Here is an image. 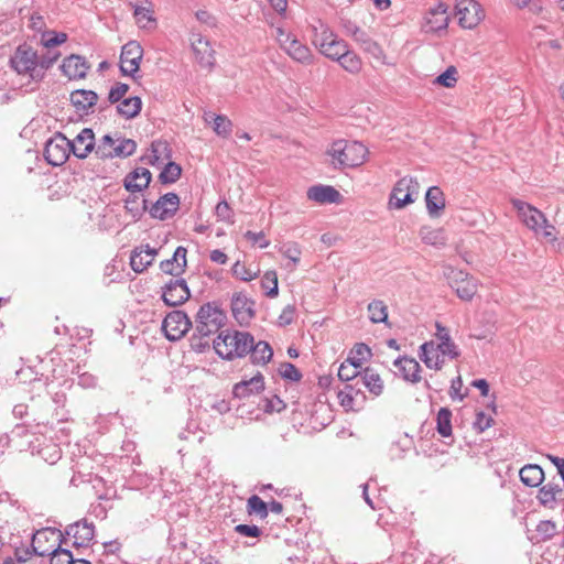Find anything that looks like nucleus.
I'll list each match as a JSON object with an SVG mask.
<instances>
[{"label":"nucleus","mask_w":564,"mask_h":564,"mask_svg":"<svg viewBox=\"0 0 564 564\" xmlns=\"http://www.w3.org/2000/svg\"><path fill=\"white\" fill-rule=\"evenodd\" d=\"M115 147V139L105 134L96 144L95 143V154L100 159H112V149Z\"/></svg>","instance_id":"42"},{"label":"nucleus","mask_w":564,"mask_h":564,"mask_svg":"<svg viewBox=\"0 0 564 564\" xmlns=\"http://www.w3.org/2000/svg\"><path fill=\"white\" fill-rule=\"evenodd\" d=\"M417 195V183L414 178H399L390 194L389 208L402 209L413 203Z\"/></svg>","instance_id":"7"},{"label":"nucleus","mask_w":564,"mask_h":564,"mask_svg":"<svg viewBox=\"0 0 564 564\" xmlns=\"http://www.w3.org/2000/svg\"><path fill=\"white\" fill-rule=\"evenodd\" d=\"M295 316V307L293 305H286L279 316V325H290Z\"/></svg>","instance_id":"64"},{"label":"nucleus","mask_w":564,"mask_h":564,"mask_svg":"<svg viewBox=\"0 0 564 564\" xmlns=\"http://www.w3.org/2000/svg\"><path fill=\"white\" fill-rule=\"evenodd\" d=\"M359 383L366 387L370 393L378 397L383 391V381L380 376L372 369L366 368L360 375Z\"/></svg>","instance_id":"33"},{"label":"nucleus","mask_w":564,"mask_h":564,"mask_svg":"<svg viewBox=\"0 0 564 564\" xmlns=\"http://www.w3.org/2000/svg\"><path fill=\"white\" fill-rule=\"evenodd\" d=\"M142 108L141 98L134 96L129 97L120 101L117 106V111L120 116L126 119H132L137 117Z\"/></svg>","instance_id":"34"},{"label":"nucleus","mask_w":564,"mask_h":564,"mask_svg":"<svg viewBox=\"0 0 564 564\" xmlns=\"http://www.w3.org/2000/svg\"><path fill=\"white\" fill-rule=\"evenodd\" d=\"M143 48L135 41H130L122 46L120 55V70L126 76H133L140 68Z\"/></svg>","instance_id":"12"},{"label":"nucleus","mask_w":564,"mask_h":564,"mask_svg":"<svg viewBox=\"0 0 564 564\" xmlns=\"http://www.w3.org/2000/svg\"><path fill=\"white\" fill-rule=\"evenodd\" d=\"M137 149V143L131 139H123L118 137L115 139V147L112 149V158H127L131 155Z\"/></svg>","instance_id":"41"},{"label":"nucleus","mask_w":564,"mask_h":564,"mask_svg":"<svg viewBox=\"0 0 564 564\" xmlns=\"http://www.w3.org/2000/svg\"><path fill=\"white\" fill-rule=\"evenodd\" d=\"M158 251L154 248L141 246L135 248L130 257V265L134 272L141 273L153 262Z\"/></svg>","instance_id":"24"},{"label":"nucleus","mask_w":564,"mask_h":564,"mask_svg":"<svg viewBox=\"0 0 564 564\" xmlns=\"http://www.w3.org/2000/svg\"><path fill=\"white\" fill-rule=\"evenodd\" d=\"M538 533L543 540L552 538L556 532V525L552 521H541L536 527Z\"/></svg>","instance_id":"59"},{"label":"nucleus","mask_w":564,"mask_h":564,"mask_svg":"<svg viewBox=\"0 0 564 564\" xmlns=\"http://www.w3.org/2000/svg\"><path fill=\"white\" fill-rule=\"evenodd\" d=\"M275 40L280 47L295 62L304 65H310L314 61V56L308 46L300 42L291 33H288L282 28L275 29Z\"/></svg>","instance_id":"5"},{"label":"nucleus","mask_w":564,"mask_h":564,"mask_svg":"<svg viewBox=\"0 0 564 564\" xmlns=\"http://www.w3.org/2000/svg\"><path fill=\"white\" fill-rule=\"evenodd\" d=\"M364 52L371 55L377 62L384 64V53L381 46L375 42L372 39L369 40L366 45L361 47Z\"/></svg>","instance_id":"57"},{"label":"nucleus","mask_w":564,"mask_h":564,"mask_svg":"<svg viewBox=\"0 0 564 564\" xmlns=\"http://www.w3.org/2000/svg\"><path fill=\"white\" fill-rule=\"evenodd\" d=\"M264 389V379L261 373H257L249 380H242L234 386L232 393L236 398L243 399L259 393Z\"/></svg>","instance_id":"26"},{"label":"nucleus","mask_w":564,"mask_h":564,"mask_svg":"<svg viewBox=\"0 0 564 564\" xmlns=\"http://www.w3.org/2000/svg\"><path fill=\"white\" fill-rule=\"evenodd\" d=\"M426 209L431 217H438L445 208L444 194L437 186H431L425 195Z\"/></svg>","instance_id":"30"},{"label":"nucleus","mask_w":564,"mask_h":564,"mask_svg":"<svg viewBox=\"0 0 564 564\" xmlns=\"http://www.w3.org/2000/svg\"><path fill=\"white\" fill-rule=\"evenodd\" d=\"M519 477L524 486L535 488L543 482L544 471L536 464H528L520 469Z\"/></svg>","instance_id":"29"},{"label":"nucleus","mask_w":564,"mask_h":564,"mask_svg":"<svg viewBox=\"0 0 564 564\" xmlns=\"http://www.w3.org/2000/svg\"><path fill=\"white\" fill-rule=\"evenodd\" d=\"M227 316L215 303L200 306L195 319L196 332L203 336H212L225 325Z\"/></svg>","instance_id":"4"},{"label":"nucleus","mask_w":564,"mask_h":564,"mask_svg":"<svg viewBox=\"0 0 564 564\" xmlns=\"http://www.w3.org/2000/svg\"><path fill=\"white\" fill-rule=\"evenodd\" d=\"M249 354L252 364L265 365L272 359L273 350L267 341L260 340L254 343V338L252 337V344Z\"/></svg>","instance_id":"31"},{"label":"nucleus","mask_w":564,"mask_h":564,"mask_svg":"<svg viewBox=\"0 0 564 564\" xmlns=\"http://www.w3.org/2000/svg\"><path fill=\"white\" fill-rule=\"evenodd\" d=\"M348 45L344 40L330 39L328 44H317L319 52L333 61L340 58V53H345Z\"/></svg>","instance_id":"35"},{"label":"nucleus","mask_w":564,"mask_h":564,"mask_svg":"<svg viewBox=\"0 0 564 564\" xmlns=\"http://www.w3.org/2000/svg\"><path fill=\"white\" fill-rule=\"evenodd\" d=\"M359 392H360V389L358 387H355L352 384H347L344 390H340L338 392V399H339L340 405L347 410L352 409L355 395H357Z\"/></svg>","instance_id":"48"},{"label":"nucleus","mask_w":564,"mask_h":564,"mask_svg":"<svg viewBox=\"0 0 564 564\" xmlns=\"http://www.w3.org/2000/svg\"><path fill=\"white\" fill-rule=\"evenodd\" d=\"M37 54L30 46L20 45L11 57V65L19 74H26L34 80L37 69Z\"/></svg>","instance_id":"11"},{"label":"nucleus","mask_w":564,"mask_h":564,"mask_svg":"<svg viewBox=\"0 0 564 564\" xmlns=\"http://www.w3.org/2000/svg\"><path fill=\"white\" fill-rule=\"evenodd\" d=\"M261 286L265 291V295L269 297H275L279 294L278 288V275L275 271H268L263 274L261 280Z\"/></svg>","instance_id":"44"},{"label":"nucleus","mask_w":564,"mask_h":564,"mask_svg":"<svg viewBox=\"0 0 564 564\" xmlns=\"http://www.w3.org/2000/svg\"><path fill=\"white\" fill-rule=\"evenodd\" d=\"M435 84L441 85L446 88H452L457 83V69L454 66L447 67V69L438 75L435 80Z\"/></svg>","instance_id":"51"},{"label":"nucleus","mask_w":564,"mask_h":564,"mask_svg":"<svg viewBox=\"0 0 564 564\" xmlns=\"http://www.w3.org/2000/svg\"><path fill=\"white\" fill-rule=\"evenodd\" d=\"M435 336L438 344L435 349L443 356H447L451 359H456L460 356V351L457 345L452 340L449 330L440 323H436Z\"/></svg>","instance_id":"22"},{"label":"nucleus","mask_w":564,"mask_h":564,"mask_svg":"<svg viewBox=\"0 0 564 564\" xmlns=\"http://www.w3.org/2000/svg\"><path fill=\"white\" fill-rule=\"evenodd\" d=\"M420 236L426 245L443 247L446 243V236L443 229H432L423 227L420 230Z\"/></svg>","instance_id":"37"},{"label":"nucleus","mask_w":564,"mask_h":564,"mask_svg":"<svg viewBox=\"0 0 564 564\" xmlns=\"http://www.w3.org/2000/svg\"><path fill=\"white\" fill-rule=\"evenodd\" d=\"M215 214L219 221H225L228 224L235 223L234 212L226 200H221L216 205Z\"/></svg>","instance_id":"52"},{"label":"nucleus","mask_w":564,"mask_h":564,"mask_svg":"<svg viewBox=\"0 0 564 564\" xmlns=\"http://www.w3.org/2000/svg\"><path fill=\"white\" fill-rule=\"evenodd\" d=\"M252 335L247 332L226 330L214 340V349L219 357L227 360L242 358L249 354Z\"/></svg>","instance_id":"3"},{"label":"nucleus","mask_w":564,"mask_h":564,"mask_svg":"<svg viewBox=\"0 0 564 564\" xmlns=\"http://www.w3.org/2000/svg\"><path fill=\"white\" fill-rule=\"evenodd\" d=\"M209 337L210 336H203L195 329L189 338L191 348L196 352L205 351V349L209 347Z\"/></svg>","instance_id":"54"},{"label":"nucleus","mask_w":564,"mask_h":564,"mask_svg":"<svg viewBox=\"0 0 564 564\" xmlns=\"http://www.w3.org/2000/svg\"><path fill=\"white\" fill-rule=\"evenodd\" d=\"M167 150L166 143L158 142L152 143V149L149 154L142 158L143 161L150 163L153 166H156L160 172L158 176H181L182 167L181 165L170 161V158L162 156Z\"/></svg>","instance_id":"6"},{"label":"nucleus","mask_w":564,"mask_h":564,"mask_svg":"<svg viewBox=\"0 0 564 564\" xmlns=\"http://www.w3.org/2000/svg\"><path fill=\"white\" fill-rule=\"evenodd\" d=\"M191 42L197 63L202 67L210 69L215 64V51L209 41L199 33H192Z\"/></svg>","instance_id":"16"},{"label":"nucleus","mask_w":564,"mask_h":564,"mask_svg":"<svg viewBox=\"0 0 564 564\" xmlns=\"http://www.w3.org/2000/svg\"><path fill=\"white\" fill-rule=\"evenodd\" d=\"M231 311L240 325H248L254 316V302L243 293H236L231 299Z\"/></svg>","instance_id":"17"},{"label":"nucleus","mask_w":564,"mask_h":564,"mask_svg":"<svg viewBox=\"0 0 564 564\" xmlns=\"http://www.w3.org/2000/svg\"><path fill=\"white\" fill-rule=\"evenodd\" d=\"M69 191V182L67 178H56L52 184L47 185V196L50 199H58Z\"/></svg>","instance_id":"45"},{"label":"nucleus","mask_w":564,"mask_h":564,"mask_svg":"<svg viewBox=\"0 0 564 564\" xmlns=\"http://www.w3.org/2000/svg\"><path fill=\"white\" fill-rule=\"evenodd\" d=\"M129 90V85L124 83H116L109 91L108 101L118 104Z\"/></svg>","instance_id":"55"},{"label":"nucleus","mask_w":564,"mask_h":564,"mask_svg":"<svg viewBox=\"0 0 564 564\" xmlns=\"http://www.w3.org/2000/svg\"><path fill=\"white\" fill-rule=\"evenodd\" d=\"M436 430L443 437L452 435V412L442 408L436 415Z\"/></svg>","instance_id":"40"},{"label":"nucleus","mask_w":564,"mask_h":564,"mask_svg":"<svg viewBox=\"0 0 564 564\" xmlns=\"http://www.w3.org/2000/svg\"><path fill=\"white\" fill-rule=\"evenodd\" d=\"M59 57L58 53L48 52L46 55L37 56V69L35 70L34 80H41L46 69H48Z\"/></svg>","instance_id":"43"},{"label":"nucleus","mask_w":564,"mask_h":564,"mask_svg":"<svg viewBox=\"0 0 564 564\" xmlns=\"http://www.w3.org/2000/svg\"><path fill=\"white\" fill-rule=\"evenodd\" d=\"M393 366L405 381L411 383L421 381V366L414 358L399 357L394 360Z\"/></svg>","instance_id":"23"},{"label":"nucleus","mask_w":564,"mask_h":564,"mask_svg":"<svg viewBox=\"0 0 564 564\" xmlns=\"http://www.w3.org/2000/svg\"><path fill=\"white\" fill-rule=\"evenodd\" d=\"M139 178H123V185L130 195L140 194L144 188H147L152 178H142L143 183H138Z\"/></svg>","instance_id":"56"},{"label":"nucleus","mask_w":564,"mask_h":564,"mask_svg":"<svg viewBox=\"0 0 564 564\" xmlns=\"http://www.w3.org/2000/svg\"><path fill=\"white\" fill-rule=\"evenodd\" d=\"M232 275L241 281L248 282L256 279L259 274V270H252L250 267L241 263L239 260L232 265Z\"/></svg>","instance_id":"46"},{"label":"nucleus","mask_w":564,"mask_h":564,"mask_svg":"<svg viewBox=\"0 0 564 564\" xmlns=\"http://www.w3.org/2000/svg\"><path fill=\"white\" fill-rule=\"evenodd\" d=\"M455 13L459 25L464 29H473L482 18L481 8L475 0H458L455 6Z\"/></svg>","instance_id":"13"},{"label":"nucleus","mask_w":564,"mask_h":564,"mask_svg":"<svg viewBox=\"0 0 564 564\" xmlns=\"http://www.w3.org/2000/svg\"><path fill=\"white\" fill-rule=\"evenodd\" d=\"M562 492V489L553 484L542 486L538 494L540 503L547 508H553L556 502V497Z\"/></svg>","instance_id":"36"},{"label":"nucleus","mask_w":564,"mask_h":564,"mask_svg":"<svg viewBox=\"0 0 564 564\" xmlns=\"http://www.w3.org/2000/svg\"><path fill=\"white\" fill-rule=\"evenodd\" d=\"M511 204L516 210H522L524 208V210L531 213L530 217L525 218L524 225L533 231L540 232V228L546 224L544 215L539 209L521 199L511 198Z\"/></svg>","instance_id":"25"},{"label":"nucleus","mask_w":564,"mask_h":564,"mask_svg":"<svg viewBox=\"0 0 564 564\" xmlns=\"http://www.w3.org/2000/svg\"><path fill=\"white\" fill-rule=\"evenodd\" d=\"M282 254L290 260L288 268L294 270L301 259V250L296 243H286L281 248Z\"/></svg>","instance_id":"49"},{"label":"nucleus","mask_w":564,"mask_h":564,"mask_svg":"<svg viewBox=\"0 0 564 564\" xmlns=\"http://www.w3.org/2000/svg\"><path fill=\"white\" fill-rule=\"evenodd\" d=\"M247 507L249 514L259 516L261 519L268 517V505L256 495L248 499Z\"/></svg>","instance_id":"47"},{"label":"nucleus","mask_w":564,"mask_h":564,"mask_svg":"<svg viewBox=\"0 0 564 564\" xmlns=\"http://www.w3.org/2000/svg\"><path fill=\"white\" fill-rule=\"evenodd\" d=\"M62 72L69 79L83 78L86 76L88 66L79 55H70L63 61Z\"/></svg>","instance_id":"28"},{"label":"nucleus","mask_w":564,"mask_h":564,"mask_svg":"<svg viewBox=\"0 0 564 564\" xmlns=\"http://www.w3.org/2000/svg\"><path fill=\"white\" fill-rule=\"evenodd\" d=\"M369 319L375 323H386L388 319V307L380 300H373L368 304Z\"/></svg>","instance_id":"39"},{"label":"nucleus","mask_w":564,"mask_h":564,"mask_svg":"<svg viewBox=\"0 0 564 564\" xmlns=\"http://www.w3.org/2000/svg\"><path fill=\"white\" fill-rule=\"evenodd\" d=\"M463 388V380L460 376H457L455 379L452 380L451 389H449V395L453 400H459L462 401L465 398V394L460 393V390Z\"/></svg>","instance_id":"63"},{"label":"nucleus","mask_w":564,"mask_h":564,"mask_svg":"<svg viewBox=\"0 0 564 564\" xmlns=\"http://www.w3.org/2000/svg\"><path fill=\"white\" fill-rule=\"evenodd\" d=\"M186 254H187V250L186 248L180 246L176 248V250L174 251V254L173 257L171 258L172 261L175 263V265H178L181 267V274L184 272L185 268H186Z\"/></svg>","instance_id":"62"},{"label":"nucleus","mask_w":564,"mask_h":564,"mask_svg":"<svg viewBox=\"0 0 564 564\" xmlns=\"http://www.w3.org/2000/svg\"><path fill=\"white\" fill-rule=\"evenodd\" d=\"M95 149V134L89 128L83 129L73 141L70 152L79 159H85Z\"/></svg>","instance_id":"21"},{"label":"nucleus","mask_w":564,"mask_h":564,"mask_svg":"<svg viewBox=\"0 0 564 564\" xmlns=\"http://www.w3.org/2000/svg\"><path fill=\"white\" fill-rule=\"evenodd\" d=\"M306 196L318 205L340 204L343 200V195L335 187L324 184L311 186Z\"/></svg>","instance_id":"18"},{"label":"nucleus","mask_w":564,"mask_h":564,"mask_svg":"<svg viewBox=\"0 0 564 564\" xmlns=\"http://www.w3.org/2000/svg\"><path fill=\"white\" fill-rule=\"evenodd\" d=\"M245 237L252 245H258L260 248H267L270 245L263 231L253 232L249 230L245 234Z\"/></svg>","instance_id":"60"},{"label":"nucleus","mask_w":564,"mask_h":564,"mask_svg":"<svg viewBox=\"0 0 564 564\" xmlns=\"http://www.w3.org/2000/svg\"><path fill=\"white\" fill-rule=\"evenodd\" d=\"M212 118L213 130L220 137H228L231 132V121L224 115L212 116Z\"/></svg>","instance_id":"50"},{"label":"nucleus","mask_w":564,"mask_h":564,"mask_svg":"<svg viewBox=\"0 0 564 564\" xmlns=\"http://www.w3.org/2000/svg\"><path fill=\"white\" fill-rule=\"evenodd\" d=\"M191 296L189 289L184 279H171L163 288L162 300L169 306H178Z\"/></svg>","instance_id":"14"},{"label":"nucleus","mask_w":564,"mask_h":564,"mask_svg":"<svg viewBox=\"0 0 564 564\" xmlns=\"http://www.w3.org/2000/svg\"><path fill=\"white\" fill-rule=\"evenodd\" d=\"M67 35L62 32H46L42 36V43L45 47L51 48L66 42Z\"/></svg>","instance_id":"53"},{"label":"nucleus","mask_w":564,"mask_h":564,"mask_svg":"<svg viewBox=\"0 0 564 564\" xmlns=\"http://www.w3.org/2000/svg\"><path fill=\"white\" fill-rule=\"evenodd\" d=\"M63 534L73 538V546L87 547L95 536V525L84 519L67 525Z\"/></svg>","instance_id":"15"},{"label":"nucleus","mask_w":564,"mask_h":564,"mask_svg":"<svg viewBox=\"0 0 564 564\" xmlns=\"http://www.w3.org/2000/svg\"><path fill=\"white\" fill-rule=\"evenodd\" d=\"M449 17L447 14V6L438 3L435 8L430 9L425 17V32H437L445 30L448 25Z\"/></svg>","instance_id":"20"},{"label":"nucleus","mask_w":564,"mask_h":564,"mask_svg":"<svg viewBox=\"0 0 564 564\" xmlns=\"http://www.w3.org/2000/svg\"><path fill=\"white\" fill-rule=\"evenodd\" d=\"M98 95L93 90L78 89L70 94V101L73 106L80 111H88L89 108L96 105Z\"/></svg>","instance_id":"32"},{"label":"nucleus","mask_w":564,"mask_h":564,"mask_svg":"<svg viewBox=\"0 0 564 564\" xmlns=\"http://www.w3.org/2000/svg\"><path fill=\"white\" fill-rule=\"evenodd\" d=\"M334 167L345 170L362 165L369 154L368 148L359 141L338 139L327 149Z\"/></svg>","instance_id":"2"},{"label":"nucleus","mask_w":564,"mask_h":564,"mask_svg":"<svg viewBox=\"0 0 564 564\" xmlns=\"http://www.w3.org/2000/svg\"><path fill=\"white\" fill-rule=\"evenodd\" d=\"M337 62L345 70L351 74H357L362 66L360 57L348 48L345 53H340V58H338Z\"/></svg>","instance_id":"38"},{"label":"nucleus","mask_w":564,"mask_h":564,"mask_svg":"<svg viewBox=\"0 0 564 564\" xmlns=\"http://www.w3.org/2000/svg\"><path fill=\"white\" fill-rule=\"evenodd\" d=\"M362 367V358H354L348 357L346 361H344L340 367L338 368V378L341 381H350L355 380L356 383L355 387L359 386L360 375L362 373L360 371Z\"/></svg>","instance_id":"27"},{"label":"nucleus","mask_w":564,"mask_h":564,"mask_svg":"<svg viewBox=\"0 0 564 564\" xmlns=\"http://www.w3.org/2000/svg\"><path fill=\"white\" fill-rule=\"evenodd\" d=\"M180 198L174 193L161 196L150 209L152 217L164 220L172 217L178 209Z\"/></svg>","instance_id":"19"},{"label":"nucleus","mask_w":564,"mask_h":564,"mask_svg":"<svg viewBox=\"0 0 564 564\" xmlns=\"http://www.w3.org/2000/svg\"><path fill=\"white\" fill-rule=\"evenodd\" d=\"M445 275L457 296L464 301H470L477 292V281L468 273L454 268H447Z\"/></svg>","instance_id":"8"},{"label":"nucleus","mask_w":564,"mask_h":564,"mask_svg":"<svg viewBox=\"0 0 564 564\" xmlns=\"http://www.w3.org/2000/svg\"><path fill=\"white\" fill-rule=\"evenodd\" d=\"M280 375L284 379L299 381L302 378L300 370L291 362H283L279 369Z\"/></svg>","instance_id":"58"},{"label":"nucleus","mask_w":564,"mask_h":564,"mask_svg":"<svg viewBox=\"0 0 564 564\" xmlns=\"http://www.w3.org/2000/svg\"><path fill=\"white\" fill-rule=\"evenodd\" d=\"M492 419L484 412H478L474 422V429L477 432L482 433L491 426Z\"/></svg>","instance_id":"61"},{"label":"nucleus","mask_w":564,"mask_h":564,"mask_svg":"<svg viewBox=\"0 0 564 564\" xmlns=\"http://www.w3.org/2000/svg\"><path fill=\"white\" fill-rule=\"evenodd\" d=\"M66 543L63 532L57 529L46 528L33 535V552L37 556H51L50 564H75L72 552L62 547Z\"/></svg>","instance_id":"1"},{"label":"nucleus","mask_w":564,"mask_h":564,"mask_svg":"<svg viewBox=\"0 0 564 564\" xmlns=\"http://www.w3.org/2000/svg\"><path fill=\"white\" fill-rule=\"evenodd\" d=\"M69 153L70 140H68L62 133H56L45 144V159L53 166H59L64 164L67 161Z\"/></svg>","instance_id":"10"},{"label":"nucleus","mask_w":564,"mask_h":564,"mask_svg":"<svg viewBox=\"0 0 564 564\" xmlns=\"http://www.w3.org/2000/svg\"><path fill=\"white\" fill-rule=\"evenodd\" d=\"M191 327L192 322L189 317L182 311H172L162 323V330L171 341L181 339Z\"/></svg>","instance_id":"9"}]
</instances>
